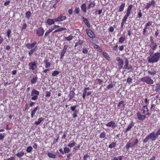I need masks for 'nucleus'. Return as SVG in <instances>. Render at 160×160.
<instances>
[{
  "instance_id": "nucleus-1",
  "label": "nucleus",
  "mask_w": 160,
  "mask_h": 160,
  "mask_svg": "<svg viewBox=\"0 0 160 160\" xmlns=\"http://www.w3.org/2000/svg\"><path fill=\"white\" fill-rule=\"evenodd\" d=\"M153 52L152 51H149L150 56L147 58L149 63H154L157 62L160 59V52H156L153 55Z\"/></svg>"
},
{
  "instance_id": "nucleus-2",
  "label": "nucleus",
  "mask_w": 160,
  "mask_h": 160,
  "mask_svg": "<svg viewBox=\"0 0 160 160\" xmlns=\"http://www.w3.org/2000/svg\"><path fill=\"white\" fill-rule=\"evenodd\" d=\"M160 135V128L157 130L156 133L153 132L150 133L148 136L144 139L143 142L144 143H147L148 140L150 139L152 141H155L158 138V136Z\"/></svg>"
},
{
  "instance_id": "nucleus-3",
  "label": "nucleus",
  "mask_w": 160,
  "mask_h": 160,
  "mask_svg": "<svg viewBox=\"0 0 160 160\" xmlns=\"http://www.w3.org/2000/svg\"><path fill=\"white\" fill-rule=\"evenodd\" d=\"M138 143L139 141L138 139H131L126 145V148L127 150H128L130 148H133L135 147Z\"/></svg>"
},
{
  "instance_id": "nucleus-4",
  "label": "nucleus",
  "mask_w": 160,
  "mask_h": 160,
  "mask_svg": "<svg viewBox=\"0 0 160 160\" xmlns=\"http://www.w3.org/2000/svg\"><path fill=\"white\" fill-rule=\"evenodd\" d=\"M152 22L149 21L146 23L142 32L143 35L151 33L150 32L152 30V28L150 26L152 25Z\"/></svg>"
},
{
  "instance_id": "nucleus-5",
  "label": "nucleus",
  "mask_w": 160,
  "mask_h": 160,
  "mask_svg": "<svg viewBox=\"0 0 160 160\" xmlns=\"http://www.w3.org/2000/svg\"><path fill=\"white\" fill-rule=\"evenodd\" d=\"M141 81L148 85L152 84L154 83L153 80L148 76H146L141 78Z\"/></svg>"
},
{
  "instance_id": "nucleus-6",
  "label": "nucleus",
  "mask_w": 160,
  "mask_h": 160,
  "mask_svg": "<svg viewBox=\"0 0 160 160\" xmlns=\"http://www.w3.org/2000/svg\"><path fill=\"white\" fill-rule=\"evenodd\" d=\"M39 92L38 91L33 89L31 93V95L32 96L31 99L33 100H36L38 98V96L39 95Z\"/></svg>"
},
{
  "instance_id": "nucleus-7",
  "label": "nucleus",
  "mask_w": 160,
  "mask_h": 160,
  "mask_svg": "<svg viewBox=\"0 0 160 160\" xmlns=\"http://www.w3.org/2000/svg\"><path fill=\"white\" fill-rule=\"evenodd\" d=\"M151 114V113L147 112L145 115H142L140 112H138L137 113V117L138 120L143 121L146 118L147 115L150 116Z\"/></svg>"
},
{
  "instance_id": "nucleus-8",
  "label": "nucleus",
  "mask_w": 160,
  "mask_h": 160,
  "mask_svg": "<svg viewBox=\"0 0 160 160\" xmlns=\"http://www.w3.org/2000/svg\"><path fill=\"white\" fill-rule=\"evenodd\" d=\"M44 29L42 27H39L36 30V34L38 37L42 36L44 33Z\"/></svg>"
},
{
  "instance_id": "nucleus-9",
  "label": "nucleus",
  "mask_w": 160,
  "mask_h": 160,
  "mask_svg": "<svg viewBox=\"0 0 160 160\" xmlns=\"http://www.w3.org/2000/svg\"><path fill=\"white\" fill-rule=\"evenodd\" d=\"M86 31L87 35L90 38L94 39L95 38L94 32L91 29H86Z\"/></svg>"
},
{
  "instance_id": "nucleus-10",
  "label": "nucleus",
  "mask_w": 160,
  "mask_h": 160,
  "mask_svg": "<svg viewBox=\"0 0 160 160\" xmlns=\"http://www.w3.org/2000/svg\"><path fill=\"white\" fill-rule=\"evenodd\" d=\"M38 63L37 61L31 62L28 64L29 68L30 69L34 70L37 68Z\"/></svg>"
},
{
  "instance_id": "nucleus-11",
  "label": "nucleus",
  "mask_w": 160,
  "mask_h": 160,
  "mask_svg": "<svg viewBox=\"0 0 160 160\" xmlns=\"http://www.w3.org/2000/svg\"><path fill=\"white\" fill-rule=\"evenodd\" d=\"M66 17L63 14H61L57 18H56V22L62 21L66 18Z\"/></svg>"
},
{
  "instance_id": "nucleus-12",
  "label": "nucleus",
  "mask_w": 160,
  "mask_h": 160,
  "mask_svg": "<svg viewBox=\"0 0 160 160\" xmlns=\"http://www.w3.org/2000/svg\"><path fill=\"white\" fill-rule=\"evenodd\" d=\"M68 47V45H65L61 52L60 54V58L62 59L64 56V54L66 52L67 50Z\"/></svg>"
},
{
  "instance_id": "nucleus-13",
  "label": "nucleus",
  "mask_w": 160,
  "mask_h": 160,
  "mask_svg": "<svg viewBox=\"0 0 160 160\" xmlns=\"http://www.w3.org/2000/svg\"><path fill=\"white\" fill-rule=\"evenodd\" d=\"M39 109V106H37L35 107L33 109H31V118H33L34 116L35 113Z\"/></svg>"
},
{
  "instance_id": "nucleus-14",
  "label": "nucleus",
  "mask_w": 160,
  "mask_h": 160,
  "mask_svg": "<svg viewBox=\"0 0 160 160\" xmlns=\"http://www.w3.org/2000/svg\"><path fill=\"white\" fill-rule=\"evenodd\" d=\"M117 61L118 62V68L120 69L122 68L123 65V60L121 59L120 57H119L117 58Z\"/></svg>"
},
{
  "instance_id": "nucleus-15",
  "label": "nucleus",
  "mask_w": 160,
  "mask_h": 160,
  "mask_svg": "<svg viewBox=\"0 0 160 160\" xmlns=\"http://www.w3.org/2000/svg\"><path fill=\"white\" fill-rule=\"evenodd\" d=\"M155 3L154 0H152L151 1H149L147 4V5L145 7V8L148 10L151 6H154Z\"/></svg>"
},
{
  "instance_id": "nucleus-16",
  "label": "nucleus",
  "mask_w": 160,
  "mask_h": 160,
  "mask_svg": "<svg viewBox=\"0 0 160 160\" xmlns=\"http://www.w3.org/2000/svg\"><path fill=\"white\" fill-rule=\"evenodd\" d=\"M128 63L129 61L128 59L127 58H125V59L124 65L122 68L125 69H129L131 68L129 66Z\"/></svg>"
},
{
  "instance_id": "nucleus-17",
  "label": "nucleus",
  "mask_w": 160,
  "mask_h": 160,
  "mask_svg": "<svg viewBox=\"0 0 160 160\" xmlns=\"http://www.w3.org/2000/svg\"><path fill=\"white\" fill-rule=\"evenodd\" d=\"M107 126L108 127H112L113 128H116L117 124L114 122L111 121L106 124Z\"/></svg>"
},
{
  "instance_id": "nucleus-18",
  "label": "nucleus",
  "mask_w": 160,
  "mask_h": 160,
  "mask_svg": "<svg viewBox=\"0 0 160 160\" xmlns=\"http://www.w3.org/2000/svg\"><path fill=\"white\" fill-rule=\"evenodd\" d=\"M37 44V42L34 41L32 43H27L26 44V46L28 49H32V48Z\"/></svg>"
},
{
  "instance_id": "nucleus-19",
  "label": "nucleus",
  "mask_w": 160,
  "mask_h": 160,
  "mask_svg": "<svg viewBox=\"0 0 160 160\" xmlns=\"http://www.w3.org/2000/svg\"><path fill=\"white\" fill-rule=\"evenodd\" d=\"M134 123L132 122L129 123V124L128 125L127 127L126 128L125 132L126 133L131 130V128L134 126Z\"/></svg>"
},
{
  "instance_id": "nucleus-20",
  "label": "nucleus",
  "mask_w": 160,
  "mask_h": 160,
  "mask_svg": "<svg viewBox=\"0 0 160 160\" xmlns=\"http://www.w3.org/2000/svg\"><path fill=\"white\" fill-rule=\"evenodd\" d=\"M149 46L153 51L155 50L158 47L157 43L155 42L150 43Z\"/></svg>"
},
{
  "instance_id": "nucleus-21",
  "label": "nucleus",
  "mask_w": 160,
  "mask_h": 160,
  "mask_svg": "<svg viewBox=\"0 0 160 160\" xmlns=\"http://www.w3.org/2000/svg\"><path fill=\"white\" fill-rule=\"evenodd\" d=\"M55 22H56V18H48L47 20L46 23L48 25H50L52 24H53Z\"/></svg>"
},
{
  "instance_id": "nucleus-22",
  "label": "nucleus",
  "mask_w": 160,
  "mask_h": 160,
  "mask_svg": "<svg viewBox=\"0 0 160 160\" xmlns=\"http://www.w3.org/2000/svg\"><path fill=\"white\" fill-rule=\"evenodd\" d=\"M82 19L84 23L87 25V27L88 28H90L91 26L90 22L88 19L85 18L83 17Z\"/></svg>"
},
{
  "instance_id": "nucleus-23",
  "label": "nucleus",
  "mask_w": 160,
  "mask_h": 160,
  "mask_svg": "<svg viewBox=\"0 0 160 160\" xmlns=\"http://www.w3.org/2000/svg\"><path fill=\"white\" fill-rule=\"evenodd\" d=\"M141 111H142V114H145L146 112H148V106L147 105H144L142 107V109Z\"/></svg>"
},
{
  "instance_id": "nucleus-24",
  "label": "nucleus",
  "mask_w": 160,
  "mask_h": 160,
  "mask_svg": "<svg viewBox=\"0 0 160 160\" xmlns=\"http://www.w3.org/2000/svg\"><path fill=\"white\" fill-rule=\"evenodd\" d=\"M75 89L73 88L72 91H71L69 92V100H71V99L73 98L75 95V93H74V91Z\"/></svg>"
},
{
  "instance_id": "nucleus-25",
  "label": "nucleus",
  "mask_w": 160,
  "mask_h": 160,
  "mask_svg": "<svg viewBox=\"0 0 160 160\" xmlns=\"http://www.w3.org/2000/svg\"><path fill=\"white\" fill-rule=\"evenodd\" d=\"M127 19H126L124 18L122 19V22L121 23V26L120 28L122 30L124 28V27L125 26V24H126V21H127Z\"/></svg>"
},
{
  "instance_id": "nucleus-26",
  "label": "nucleus",
  "mask_w": 160,
  "mask_h": 160,
  "mask_svg": "<svg viewBox=\"0 0 160 160\" xmlns=\"http://www.w3.org/2000/svg\"><path fill=\"white\" fill-rule=\"evenodd\" d=\"M102 54L106 59L109 61H110V58L107 52L104 51L102 52Z\"/></svg>"
},
{
  "instance_id": "nucleus-27",
  "label": "nucleus",
  "mask_w": 160,
  "mask_h": 160,
  "mask_svg": "<svg viewBox=\"0 0 160 160\" xmlns=\"http://www.w3.org/2000/svg\"><path fill=\"white\" fill-rule=\"evenodd\" d=\"M125 3L122 2L121 5L119 6L118 12H121L123 11L125 7Z\"/></svg>"
},
{
  "instance_id": "nucleus-28",
  "label": "nucleus",
  "mask_w": 160,
  "mask_h": 160,
  "mask_svg": "<svg viewBox=\"0 0 160 160\" xmlns=\"http://www.w3.org/2000/svg\"><path fill=\"white\" fill-rule=\"evenodd\" d=\"M81 8L84 13L87 12V7L86 3H83L81 6Z\"/></svg>"
},
{
  "instance_id": "nucleus-29",
  "label": "nucleus",
  "mask_w": 160,
  "mask_h": 160,
  "mask_svg": "<svg viewBox=\"0 0 160 160\" xmlns=\"http://www.w3.org/2000/svg\"><path fill=\"white\" fill-rule=\"evenodd\" d=\"M44 120V118L43 117H41L38 119L37 121L35 122L34 123L35 125H38L39 124L42 122Z\"/></svg>"
},
{
  "instance_id": "nucleus-30",
  "label": "nucleus",
  "mask_w": 160,
  "mask_h": 160,
  "mask_svg": "<svg viewBox=\"0 0 160 160\" xmlns=\"http://www.w3.org/2000/svg\"><path fill=\"white\" fill-rule=\"evenodd\" d=\"M156 105L154 104H151V111H152L154 112L156 111L157 112L158 111V110H157L156 109Z\"/></svg>"
},
{
  "instance_id": "nucleus-31",
  "label": "nucleus",
  "mask_w": 160,
  "mask_h": 160,
  "mask_svg": "<svg viewBox=\"0 0 160 160\" xmlns=\"http://www.w3.org/2000/svg\"><path fill=\"white\" fill-rule=\"evenodd\" d=\"M124 102L123 100H121L120 101L118 105V107L119 108H123L125 106V104H124Z\"/></svg>"
},
{
  "instance_id": "nucleus-32",
  "label": "nucleus",
  "mask_w": 160,
  "mask_h": 160,
  "mask_svg": "<svg viewBox=\"0 0 160 160\" xmlns=\"http://www.w3.org/2000/svg\"><path fill=\"white\" fill-rule=\"evenodd\" d=\"M24 155V153L23 151H22L20 152H18L15 154V156L18 158H20L23 156Z\"/></svg>"
},
{
  "instance_id": "nucleus-33",
  "label": "nucleus",
  "mask_w": 160,
  "mask_h": 160,
  "mask_svg": "<svg viewBox=\"0 0 160 160\" xmlns=\"http://www.w3.org/2000/svg\"><path fill=\"white\" fill-rule=\"evenodd\" d=\"M76 144V142H75L74 140H73L71 141L70 143L68 144V146L70 148H72L75 146Z\"/></svg>"
},
{
  "instance_id": "nucleus-34",
  "label": "nucleus",
  "mask_w": 160,
  "mask_h": 160,
  "mask_svg": "<svg viewBox=\"0 0 160 160\" xmlns=\"http://www.w3.org/2000/svg\"><path fill=\"white\" fill-rule=\"evenodd\" d=\"M38 78L37 76L33 77L31 80V83L33 84L36 83L37 82Z\"/></svg>"
},
{
  "instance_id": "nucleus-35",
  "label": "nucleus",
  "mask_w": 160,
  "mask_h": 160,
  "mask_svg": "<svg viewBox=\"0 0 160 160\" xmlns=\"http://www.w3.org/2000/svg\"><path fill=\"white\" fill-rule=\"evenodd\" d=\"M95 5V3L94 1L91 2H90L88 6V9H90L91 8H93Z\"/></svg>"
},
{
  "instance_id": "nucleus-36",
  "label": "nucleus",
  "mask_w": 160,
  "mask_h": 160,
  "mask_svg": "<svg viewBox=\"0 0 160 160\" xmlns=\"http://www.w3.org/2000/svg\"><path fill=\"white\" fill-rule=\"evenodd\" d=\"M44 62L45 64V67L46 68H48L50 67V63L48 62L47 60L45 59L44 61Z\"/></svg>"
},
{
  "instance_id": "nucleus-37",
  "label": "nucleus",
  "mask_w": 160,
  "mask_h": 160,
  "mask_svg": "<svg viewBox=\"0 0 160 160\" xmlns=\"http://www.w3.org/2000/svg\"><path fill=\"white\" fill-rule=\"evenodd\" d=\"M79 113V112L78 110H76L72 114V116L73 118H75L78 117L77 114Z\"/></svg>"
},
{
  "instance_id": "nucleus-38",
  "label": "nucleus",
  "mask_w": 160,
  "mask_h": 160,
  "mask_svg": "<svg viewBox=\"0 0 160 160\" xmlns=\"http://www.w3.org/2000/svg\"><path fill=\"white\" fill-rule=\"evenodd\" d=\"M131 12H130V11H128L127 10L126 14L124 16V17H123V18H124L126 19H127V20L128 17L130 16V15H131Z\"/></svg>"
},
{
  "instance_id": "nucleus-39",
  "label": "nucleus",
  "mask_w": 160,
  "mask_h": 160,
  "mask_svg": "<svg viewBox=\"0 0 160 160\" xmlns=\"http://www.w3.org/2000/svg\"><path fill=\"white\" fill-rule=\"evenodd\" d=\"M83 43V40H79L78 42H77L75 43V47H76L78 46L82 45Z\"/></svg>"
},
{
  "instance_id": "nucleus-40",
  "label": "nucleus",
  "mask_w": 160,
  "mask_h": 160,
  "mask_svg": "<svg viewBox=\"0 0 160 160\" xmlns=\"http://www.w3.org/2000/svg\"><path fill=\"white\" fill-rule=\"evenodd\" d=\"M37 48V46H36L34 48L30 50L28 52V55L29 56H31L32 55L33 52L35 51L36 49Z\"/></svg>"
},
{
  "instance_id": "nucleus-41",
  "label": "nucleus",
  "mask_w": 160,
  "mask_h": 160,
  "mask_svg": "<svg viewBox=\"0 0 160 160\" xmlns=\"http://www.w3.org/2000/svg\"><path fill=\"white\" fill-rule=\"evenodd\" d=\"M66 30V28H65L61 27L60 28L57 29L55 30L53 33H55L58 32H61L62 31H64Z\"/></svg>"
},
{
  "instance_id": "nucleus-42",
  "label": "nucleus",
  "mask_w": 160,
  "mask_h": 160,
  "mask_svg": "<svg viewBox=\"0 0 160 160\" xmlns=\"http://www.w3.org/2000/svg\"><path fill=\"white\" fill-rule=\"evenodd\" d=\"M47 155L49 157L53 159H55L56 158V155L52 153L48 152V153Z\"/></svg>"
},
{
  "instance_id": "nucleus-43",
  "label": "nucleus",
  "mask_w": 160,
  "mask_h": 160,
  "mask_svg": "<svg viewBox=\"0 0 160 160\" xmlns=\"http://www.w3.org/2000/svg\"><path fill=\"white\" fill-rule=\"evenodd\" d=\"M31 16V13L30 11H28L26 12L25 13V17L26 18L29 19L30 18Z\"/></svg>"
},
{
  "instance_id": "nucleus-44",
  "label": "nucleus",
  "mask_w": 160,
  "mask_h": 160,
  "mask_svg": "<svg viewBox=\"0 0 160 160\" xmlns=\"http://www.w3.org/2000/svg\"><path fill=\"white\" fill-rule=\"evenodd\" d=\"M97 84H99V85H102L103 82V80L100 78H97L96 80Z\"/></svg>"
},
{
  "instance_id": "nucleus-45",
  "label": "nucleus",
  "mask_w": 160,
  "mask_h": 160,
  "mask_svg": "<svg viewBox=\"0 0 160 160\" xmlns=\"http://www.w3.org/2000/svg\"><path fill=\"white\" fill-rule=\"evenodd\" d=\"M73 38V37L72 35H70L68 37H65L64 39L67 41H70Z\"/></svg>"
},
{
  "instance_id": "nucleus-46",
  "label": "nucleus",
  "mask_w": 160,
  "mask_h": 160,
  "mask_svg": "<svg viewBox=\"0 0 160 160\" xmlns=\"http://www.w3.org/2000/svg\"><path fill=\"white\" fill-rule=\"evenodd\" d=\"M64 154L68 153L70 151V149L68 147H65L64 148Z\"/></svg>"
},
{
  "instance_id": "nucleus-47",
  "label": "nucleus",
  "mask_w": 160,
  "mask_h": 160,
  "mask_svg": "<svg viewBox=\"0 0 160 160\" xmlns=\"http://www.w3.org/2000/svg\"><path fill=\"white\" fill-rule=\"evenodd\" d=\"M125 39L124 36L121 37L119 38V42L121 43H122L124 41Z\"/></svg>"
},
{
  "instance_id": "nucleus-48",
  "label": "nucleus",
  "mask_w": 160,
  "mask_h": 160,
  "mask_svg": "<svg viewBox=\"0 0 160 160\" xmlns=\"http://www.w3.org/2000/svg\"><path fill=\"white\" fill-rule=\"evenodd\" d=\"M123 156H119L118 157H114L112 160H122Z\"/></svg>"
},
{
  "instance_id": "nucleus-49",
  "label": "nucleus",
  "mask_w": 160,
  "mask_h": 160,
  "mask_svg": "<svg viewBox=\"0 0 160 160\" xmlns=\"http://www.w3.org/2000/svg\"><path fill=\"white\" fill-rule=\"evenodd\" d=\"M32 149L33 148L32 147L29 146L27 147L26 150L27 152L30 153L32 151Z\"/></svg>"
},
{
  "instance_id": "nucleus-50",
  "label": "nucleus",
  "mask_w": 160,
  "mask_h": 160,
  "mask_svg": "<svg viewBox=\"0 0 160 160\" xmlns=\"http://www.w3.org/2000/svg\"><path fill=\"white\" fill-rule=\"evenodd\" d=\"M160 90V84H158L156 85L155 91L156 92H158Z\"/></svg>"
},
{
  "instance_id": "nucleus-51",
  "label": "nucleus",
  "mask_w": 160,
  "mask_h": 160,
  "mask_svg": "<svg viewBox=\"0 0 160 160\" xmlns=\"http://www.w3.org/2000/svg\"><path fill=\"white\" fill-rule=\"evenodd\" d=\"M116 143L114 142H112L108 146L109 148H112L116 146Z\"/></svg>"
},
{
  "instance_id": "nucleus-52",
  "label": "nucleus",
  "mask_w": 160,
  "mask_h": 160,
  "mask_svg": "<svg viewBox=\"0 0 160 160\" xmlns=\"http://www.w3.org/2000/svg\"><path fill=\"white\" fill-rule=\"evenodd\" d=\"M148 73L150 75L153 76L156 73V72L155 71H148Z\"/></svg>"
},
{
  "instance_id": "nucleus-53",
  "label": "nucleus",
  "mask_w": 160,
  "mask_h": 160,
  "mask_svg": "<svg viewBox=\"0 0 160 160\" xmlns=\"http://www.w3.org/2000/svg\"><path fill=\"white\" fill-rule=\"evenodd\" d=\"M106 133L104 132H102L100 135V138H104L106 137Z\"/></svg>"
},
{
  "instance_id": "nucleus-54",
  "label": "nucleus",
  "mask_w": 160,
  "mask_h": 160,
  "mask_svg": "<svg viewBox=\"0 0 160 160\" xmlns=\"http://www.w3.org/2000/svg\"><path fill=\"white\" fill-rule=\"evenodd\" d=\"M80 146V144H78L77 146H75L73 148V150L75 151L78 150L79 149Z\"/></svg>"
},
{
  "instance_id": "nucleus-55",
  "label": "nucleus",
  "mask_w": 160,
  "mask_h": 160,
  "mask_svg": "<svg viewBox=\"0 0 160 160\" xmlns=\"http://www.w3.org/2000/svg\"><path fill=\"white\" fill-rule=\"evenodd\" d=\"M77 107V105H75L73 106H71L70 107V109L72 111V112H74L77 110L76 108Z\"/></svg>"
},
{
  "instance_id": "nucleus-56",
  "label": "nucleus",
  "mask_w": 160,
  "mask_h": 160,
  "mask_svg": "<svg viewBox=\"0 0 160 160\" xmlns=\"http://www.w3.org/2000/svg\"><path fill=\"white\" fill-rule=\"evenodd\" d=\"M11 33V30L10 29H8L7 31V37L8 38H9L11 37V36H10Z\"/></svg>"
},
{
  "instance_id": "nucleus-57",
  "label": "nucleus",
  "mask_w": 160,
  "mask_h": 160,
  "mask_svg": "<svg viewBox=\"0 0 160 160\" xmlns=\"http://www.w3.org/2000/svg\"><path fill=\"white\" fill-rule=\"evenodd\" d=\"M27 24L26 23H23L22 24V26L21 27L22 30L25 29L27 27Z\"/></svg>"
},
{
  "instance_id": "nucleus-58",
  "label": "nucleus",
  "mask_w": 160,
  "mask_h": 160,
  "mask_svg": "<svg viewBox=\"0 0 160 160\" xmlns=\"http://www.w3.org/2000/svg\"><path fill=\"white\" fill-rule=\"evenodd\" d=\"M133 8V5L132 4H130L128 6V8H127V10L128 11H129L131 12V11L132 10V8Z\"/></svg>"
},
{
  "instance_id": "nucleus-59",
  "label": "nucleus",
  "mask_w": 160,
  "mask_h": 160,
  "mask_svg": "<svg viewBox=\"0 0 160 160\" xmlns=\"http://www.w3.org/2000/svg\"><path fill=\"white\" fill-rule=\"evenodd\" d=\"M74 12L77 14H78L80 12V9L79 8L76 7L74 11Z\"/></svg>"
},
{
  "instance_id": "nucleus-60",
  "label": "nucleus",
  "mask_w": 160,
  "mask_h": 160,
  "mask_svg": "<svg viewBox=\"0 0 160 160\" xmlns=\"http://www.w3.org/2000/svg\"><path fill=\"white\" fill-rule=\"evenodd\" d=\"M59 73L58 71H54L52 73V75L53 76H55L56 75L58 74Z\"/></svg>"
},
{
  "instance_id": "nucleus-61",
  "label": "nucleus",
  "mask_w": 160,
  "mask_h": 160,
  "mask_svg": "<svg viewBox=\"0 0 160 160\" xmlns=\"http://www.w3.org/2000/svg\"><path fill=\"white\" fill-rule=\"evenodd\" d=\"M90 89L89 87L85 88L83 90V93L87 94V90H89Z\"/></svg>"
},
{
  "instance_id": "nucleus-62",
  "label": "nucleus",
  "mask_w": 160,
  "mask_h": 160,
  "mask_svg": "<svg viewBox=\"0 0 160 160\" xmlns=\"http://www.w3.org/2000/svg\"><path fill=\"white\" fill-rule=\"evenodd\" d=\"M142 13L141 12V10H140L138 14V17L139 18H140L142 17Z\"/></svg>"
},
{
  "instance_id": "nucleus-63",
  "label": "nucleus",
  "mask_w": 160,
  "mask_h": 160,
  "mask_svg": "<svg viewBox=\"0 0 160 160\" xmlns=\"http://www.w3.org/2000/svg\"><path fill=\"white\" fill-rule=\"evenodd\" d=\"M113 87V84L112 83H110L109 85H108L107 87V88L108 90L112 88Z\"/></svg>"
},
{
  "instance_id": "nucleus-64",
  "label": "nucleus",
  "mask_w": 160,
  "mask_h": 160,
  "mask_svg": "<svg viewBox=\"0 0 160 160\" xmlns=\"http://www.w3.org/2000/svg\"><path fill=\"white\" fill-rule=\"evenodd\" d=\"M82 52L83 53L87 54L88 52V50L86 48H83L82 49Z\"/></svg>"
}]
</instances>
